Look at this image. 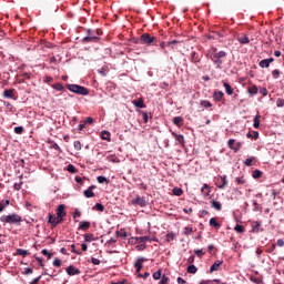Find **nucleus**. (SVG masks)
Wrapping results in <instances>:
<instances>
[{
  "mask_svg": "<svg viewBox=\"0 0 284 284\" xmlns=\"http://www.w3.org/2000/svg\"><path fill=\"white\" fill-rule=\"evenodd\" d=\"M14 97V89H8L3 91L4 99H12Z\"/></svg>",
  "mask_w": 284,
  "mask_h": 284,
  "instance_id": "obj_20",
  "label": "nucleus"
},
{
  "mask_svg": "<svg viewBox=\"0 0 284 284\" xmlns=\"http://www.w3.org/2000/svg\"><path fill=\"white\" fill-rule=\"evenodd\" d=\"M67 171H69L70 174H77V166H74L73 164H69L67 166Z\"/></svg>",
  "mask_w": 284,
  "mask_h": 284,
  "instance_id": "obj_44",
  "label": "nucleus"
},
{
  "mask_svg": "<svg viewBox=\"0 0 284 284\" xmlns=\"http://www.w3.org/2000/svg\"><path fill=\"white\" fill-rule=\"evenodd\" d=\"M48 143L51 145V148H53V150H57V152H62L61 146H59L57 142L49 140Z\"/></svg>",
  "mask_w": 284,
  "mask_h": 284,
  "instance_id": "obj_34",
  "label": "nucleus"
},
{
  "mask_svg": "<svg viewBox=\"0 0 284 284\" xmlns=\"http://www.w3.org/2000/svg\"><path fill=\"white\" fill-rule=\"evenodd\" d=\"M234 230L237 234H243L245 232V226L241 225V224H236L234 226Z\"/></svg>",
  "mask_w": 284,
  "mask_h": 284,
  "instance_id": "obj_36",
  "label": "nucleus"
},
{
  "mask_svg": "<svg viewBox=\"0 0 284 284\" xmlns=\"http://www.w3.org/2000/svg\"><path fill=\"white\" fill-rule=\"evenodd\" d=\"M73 148H74V150L80 151L81 150V141H74L73 142Z\"/></svg>",
  "mask_w": 284,
  "mask_h": 284,
  "instance_id": "obj_60",
  "label": "nucleus"
},
{
  "mask_svg": "<svg viewBox=\"0 0 284 284\" xmlns=\"http://www.w3.org/2000/svg\"><path fill=\"white\" fill-rule=\"evenodd\" d=\"M211 207H213V210H216V212H221V210H223V204H221V202L216 200H211Z\"/></svg>",
  "mask_w": 284,
  "mask_h": 284,
  "instance_id": "obj_14",
  "label": "nucleus"
},
{
  "mask_svg": "<svg viewBox=\"0 0 284 284\" xmlns=\"http://www.w3.org/2000/svg\"><path fill=\"white\" fill-rule=\"evenodd\" d=\"M148 261L145 257H138L136 262L134 263L135 272L139 274L141 270H143V263Z\"/></svg>",
  "mask_w": 284,
  "mask_h": 284,
  "instance_id": "obj_9",
  "label": "nucleus"
},
{
  "mask_svg": "<svg viewBox=\"0 0 284 284\" xmlns=\"http://www.w3.org/2000/svg\"><path fill=\"white\" fill-rule=\"evenodd\" d=\"M161 277H162L161 270L153 273L154 281H160Z\"/></svg>",
  "mask_w": 284,
  "mask_h": 284,
  "instance_id": "obj_51",
  "label": "nucleus"
},
{
  "mask_svg": "<svg viewBox=\"0 0 284 284\" xmlns=\"http://www.w3.org/2000/svg\"><path fill=\"white\" fill-rule=\"evenodd\" d=\"M272 75L275 79H278L281 77V71L278 69H275L272 71Z\"/></svg>",
  "mask_w": 284,
  "mask_h": 284,
  "instance_id": "obj_56",
  "label": "nucleus"
},
{
  "mask_svg": "<svg viewBox=\"0 0 284 284\" xmlns=\"http://www.w3.org/2000/svg\"><path fill=\"white\" fill-rule=\"evenodd\" d=\"M247 94H250V97H256V94H258V87L256 84L250 85L247 88Z\"/></svg>",
  "mask_w": 284,
  "mask_h": 284,
  "instance_id": "obj_12",
  "label": "nucleus"
},
{
  "mask_svg": "<svg viewBox=\"0 0 284 284\" xmlns=\"http://www.w3.org/2000/svg\"><path fill=\"white\" fill-rule=\"evenodd\" d=\"M160 278H161L160 284H168V283H170V277H168L165 275H162Z\"/></svg>",
  "mask_w": 284,
  "mask_h": 284,
  "instance_id": "obj_50",
  "label": "nucleus"
},
{
  "mask_svg": "<svg viewBox=\"0 0 284 284\" xmlns=\"http://www.w3.org/2000/svg\"><path fill=\"white\" fill-rule=\"evenodd\" d=\"M16 252H17L18 256H23V257H26L30 254V252H28L27 250H23V248H17Z\"/></svg>",
  "mask_w": 284,
  "mask_h": 284,
  "instance_id": "obj_35",
  "label": "nucleus"
},
{
  "mask_svg": "<svg viewBox=\"0 0 284 284\" xmlns=\"http://www.w3.org/2000/svg\"><path fill=\"white\" fill-rule=\"evenodd\" d=\"M83 239H84V243H92V241H97V239L94 237V234L92 233L84 234Z\"/></svg>",
  "mask_w": 284,
  "mask_h": 284,
  "instance_id": "obj_27",
  "label": "nucleus"
},
{
  "mask_svg": "<svg viewBox=\"0 0 284 284\" xmlns=\"http://www.w3.org/2000/svg\"><path fill=\"white\" fill-rule=\"evenodd\" d=\"M206 190V194H210V192H212V187H210V185L204 184L201 189V192H205Z\"/></svg>",
  "mask_w": 284,
  "mask_h": 284,
  "instance_id": "obj_53",
  "label": "nucleus"
},
{
  "mask_svg": "<svg viewBox=\"0 0 284 284\" xmlns=\"http://www.w3.org/2000/svg\"><path fill=\"white\" fill-rule=\"evenodd\" d=\"M209 225L211 227H215L216 230H221V225L219 224V222H216V217H211L209 221Z\"/></svg>",
  "mask_w": 284,
  "mask_h": 284,
  "instance_id": "obj_21",
  "label": "nucleus"
},
{
  "mask_svg": "<svg viewBox=\"0 0 284 284\" xmlns=\"http://www.w3.org/2000/svg\"><path fill=\"white\" fill-rule=\"evenodd\" d=\"M247 139H255V141L258 139V131L248 132L246 134Z\"/></svg>",
  "mask_w": 284,
  "mask_h": 284,
  "instance_id": "obj_37",
  "label": "nucleus"
},
{
  "mask_svg": "<svg viewBox=\"0 0 284 284\" xmlns=\"http://www.w3.org/2000/svg\"><path fill=\"white\" fill-rule=\"evenodd\" d=\"M97 181H98V183H105L106 185H108V183H110V180L103 175H99L97 178Z\"/></svg>",
  "mask_w": 284,
  "mask_h": 284,
  "instance_id": "obj_38",
  "label": "nucleus"
},
{
  "mask_svg": "<svg viewBox=\"0 0 284 284\" xmlns=\"http://www.w3.org/2000/svg\"><path fill=\"white\" fill-rule=\"evenodd\" d=\"M116 236H121L122 239H128V232H125V229H121L120 231L115 232Z\"/></svg>",
  "mask_w": 284,
  "mask_h": 284,
  "instance_id": "obj_41",
  "label": "nucleus"
},
{
  "mask_svg": "<svg viewBox=\"0 0 284 284\" xmlns=\"http://www.w3.org/2000/svg\"><path fill=\"white\" fill-rule=\"evenodd\" d=\"M270 63H274V58L261 60L258 65L260 68H270Z\"/></svg>",
  "mask_w": 284,
  "mask_h": 284,
  "instance_id": "obj_13",
  "label": "nucleus"
},
{
  "mask_svg": "<svg viewBox=\"0 0 284 284\" xmlns=\"http://www.w3.org/2000/svg\"><path fill=\"white\" fill-rule=\"evenodd\" d=\"M221 182L222 183L217 185L219 190H225V187H227V175H222Z\"/></svg>",
  "mask_w": 284,
  "mask_h": 284,
  "instance_id": "obj_19",
  "label": "nucleus"
},
{
  "mask_svg": "<svg viewBox=\"0 0 284 284\" xmlns=\"http://www.w3.org/2000/svg\"><path fill=\"white\" fill-rule=\"evenodd\" d=\"M95 187L97 186L91 185L87 190H84L83 195L85 196V199H94V196H95L94 189Z\"/></svg>",
  "mask_w": 284,
  "mask_h": 284,
  "instance_id": "obj_10",
  "label": "nucleus"
},
{
  "mask_svg": "<svg viewBox=\"0 0 284 284\" xmlns=\"http://www.w3.org/2000/svg\"><path fill=\"white\" fill-rule=\"evenodd\" d=\"M132 205H140V207H145L148 205V201H145V197L136 196L132 200Z\"/></svg>",
  "mask_w": 284,
  "mask_h": 284,
  "instance_id": "obj_8",
  "label": "nucleus"
},
{
  "mask_svg": "<svg viewBox=\"0 0 284 284\" xmlns=\"http://www.w3.org/2000/svg\"><path fill=\"white\" fill-rule=\"evenodd\" d=\"M252 231L256 234H258V232H261V222H254L252 224Z\"/></svg>",
  "mask_w": 284,
  "mask_h": 284,
  "instance_id": "obj_32",
  "label": "nucleus"
},
{
  "mask_svg": "<svg viewBox=\"0 0 284 284\" xmlns=\"http://www.w3.org/2000/svg\"><path fill=\"white\" fill-rule=\"evenodd\" d=\"M194 254H196V256H199L201 258V256H203L205 254V252H203V248H197L194 251Z\"/></svg>",
  "mask_w": 284,
  "mask_h": 284,
  "instance_id": "obj_59",
  "label": "nucleus"
},
{
  "mask_svg": "<svg viewBox=\"0 0 284 284\" xmlns=\"http://www.w3.org/2000/svg\"><path fill=\"white\" fill-rule=\"evenodd\" d=\"M191 63H201V57H199L196 51H192L191 53Z\"/></svg>",
  "mask_w": 284,
  "mask_h": 284,
  "instance_id": "obj_18",
  "label": "nucleus"
},
{
  "mask_svg": "<svg viewBox=\"0 0 284 284\" xmlns=\"http://www.w3.org/2000/svg\"><path fill=\"white\" fill-rule=\"evenodd\" d=\"M34 272V268H32V267H27V268H24V271L22 272V274L24 275V276H28V274H32Z\"/></svg>",
  "mask_w": 284,
  "mask_h": 284,
  "instance_id": "obj_52",
  "label": "nucleus"
},
{
  "mask_svg": "<svg viewBox=\"0 0 284 284\" xmlns=\"http://www.w3.org/2000/svg\"><path fill=\"white\" fill-rule=\"evenodd\" d=\"M63 219L64 217H60L59 215L54 216L52 214H49L48 223H50L52 225V227H57V225H59V223H63Z\"/></svg>",
  "mask_w": 284,
  "mask_h": 284,
  "instance_id": "obj_6",
  "label": "nucleus"
},
{
  "mask_svg": "<svg viewBox=\"0 0 284 284\" xmlns=\"http://www.w3.org/2000/svg\"><path fill=\"white\" fill-rule=\"evenodd\" d=\"M138 241H140V243H148V241H151L150 236H141L138 237Z\"/></svg>",
  "mask_w": 284,
  "mask_h": 284,
  "instance_id": "obj_57",
  "label": "nucleus"
},
{
  "mask_svg": "<svg viewBox=\"0 0 284 284\" xmlns=\"http://www.w3.org/2000/svg\"><path fill=\"white\" fill-rule=\"evenodd\" d=\"M251 281H252V283H255V284L263 283V280H261V277H256V276H251Z\"/></svg>",
  "mask_w": 284,
  "mask_h": 284,
  "instance_id": "obj_48",
  "label": "nucleus"
},
{
  "mask_svg": "<svg viewBox=\"0 0 284 284\" xmlns=\"http://www.w3.org/2000/svg\"><path fill=\"white\" fill-rule=\"evenodd\" d=\"M39 281H41V275L38 277L33 278L29 284H39Z\"/></svg>",
  "mask_w": 284,
  "mask_h": 284,
  "instance_id": "obj_64",
  "label": "nucleus"
},
{
  "mask_svg": "<svg viewBox=\"0 0 284 284\" xmlns=\"http://www.w3.org/2000/svg\"><path fill=\"white\" fill-rule=\"evenodd\" d=\"M223 85H224L225 92H226L229 95L234 94V89H232V85H230V83L224 82Z\"/></svg>",
  "mask_w": 284,
  "mask_h": 284,
  "instance_id": "obj_31",
  "label": "nucleus"
},
{
  "mask_svg": "<svg viewBox=\"0 0 284 284\" xmlns=\"http://www.w3.org/2000/svg\"><path fill=\"white\" fill-rule=\"evenodd\" d=\"M173 194H174V196H181V194H183V189L174 187L173 189Z\"/></svg>",
  "mask_w": 284,
  "mask_h": 284,
  "instance_id": "obj_45",
  "label": "nucleus"
},
{
  "mask_svg": "<svg viewBox=\"0 0 284 284\" xmlns=\"http://www.w3.org/2000/svg\"><path fill=\"white\" fill-rule=\"evenodd\" d=\"M252 176L253 179H261V176H263V172H261V170H254L252 172Z\"/></svg>",
  "mask_w": 284,
  "mask_h": 284,
  "instance_id": "obj_43",
  "label": "nucleus"
},
{
  "mask_svg": "<svg viewBox=\"0 0 284 284\" xmlns=\"http://www.w3.org/2000/svg\"><path fill=\"white\" fill-rule=\"evenodd\" d=\"M155 40L156 38L151 37L150 33H143L140 37V43H142L143 45H152V43H154Z\"/></svg>",
  "mask_w": 284,
  "mask_h": 284,
  "instance_id": "obj_5",
  "label": "nucleus"
},
{
  "mask_svg": "<svg viewBox=\"0 0 284 284\" xmlns=\"http://www.w3.org/2000/svg\"><path fill=\"white\" fill-rule=\"evenodd\" d=\"M142 119L144 123H148V121H150V115L148 114V112L142 113Z\"/></svg>",
  "mask_w": 284,
  "mask_h": 284,
  "instance_id": "obj_62",
  "label": "nucleus"
},
{
  "mask_svg": "<svg viewBox=\"0 0 284 284\" xmlns=\"http://www.w3.org/2000/svg\"><path fill=\"white\" fill-rule=\"evenodd\" d=\"M101 139L102 141H111L110 131L108 130L101 131Z\"/></svg>",
  "mask_w": 284,
  "mask_h": 284,
  "instance_id": "obj_28",
  "label": "nucleus"
},
{
  "mask_svg": "<svg viewBox=\"0 0 284 284\" xmlns=\"http://www.w3.org/2000/svg\"><path fill=\"white\" fill-rule=\"evenodd\" d=\"M53 266L54 267H61V260L59 257H55L53 261Z\"/></svg>",
  "mask_w": 284,
  "mask_h": 284,
  "instance_id": "obj_61",
  "label": "nucleus"
},
{
  "mask_svg": "<svg viewBox=\"0 0 284 284\" xmlns=\"http://www.w3.org/2000/svg\"><path fill=\"white\" fill-rule=\"evenodd\" d=\"M174 239H176V234H174V232H170L166 234V242L168 243H172V241H174Z\"/></svg>",
  "mask_w": 284,
  "mask_h": 284,
  "instance_id": "obj_39",
  "label": "nucleus"
},
{
  "mask_svg": "<svg viewBox=\"0 0 284 284\" xmlns=\"http://www.w3.org/2000/svg\"><path fill=\"white\" fill-rule=\"evenodd\" d=\"M13 131L16 134H23V126H16Z\"/></svg>",
  "mask_w": 284,
  "mask_h": 284,
  "instance_id": "obj_58",
  "label": "nucleus"
},
{
  "mask_svg": "<svg viewBox=\"0 0 284 284\" xmlns=\"http://www.w3.org/2000/svg\"><path fill=\"white\" fill-rule=\"evenodd\" d=\"M53 90H57L58 92H63V84L61 83L53 84Z\"/></svg>",
  "mask_w": 284,
  "mask_h": 284,
  "instance_id": "obj_47",
  "label": "nucleus"
},
{
  "mask_svg": "<svg viewBox=\"0 0 284 284\" xmlns=\"http://www.w3.org/2000/svg\"><path fill=\"white\" fill-rule=\"evenodd\" d=\"M173 125H181L183 123V118L181 116H174L172 120Z\"/></svg>",
  "mask_w": 284,
  "mask_h": 284,
  "instance_id": "obj_40",
  "label": "nucleus"
},
{
  "mask_svg": "<svg viewBox=\"0 0 284 284\" xmlns=\"http://www.w3.org/2000/svg\"><path fill=\"white\" fill-rule=\"evenodd\" d=\"M200 104L203 106V108H212V102L207 101V100H202L200 102Z\"/></svg>",
  "mask_w": 284,
  "mask_h": 284,
  "instance_id": "obj_46",
  "label": "nucleus"
},
{
  "mask_svg": "<svg viewBox=\"0 0 284 284\" xmlns=\"http://www.w3.org/2000/svg\"><path fill=\"white\" fill-rule=\"evenodd\" d=\"M221 265H223V261L221 260L215 261L210 267V273L212 274V272H219V267H221Z\"/></svg>",
  "mask_w": 284,
  "mask_h": 284,
  "instance_id": "obj_15",
  "label": "nucleus"
},
{
  "mask_svg": "<svg viewBox=\"0 0 284 284\" xmlns=\"http://www.w3.org/2000/svg\"><path fill=\"white\" fill-rule=\"evenodd\" d=\"M77 246L74 244L71 245V252L72 254H77V256H81V251L75 248Z\"/></svg>",
  "mask_w": 284,
  "mask_h": 284,
  "instance_id": "obj_49",
  "label": "nucleus"
},
{
  "mask_svg": "<svg viewBox=\"0 0 284 284\" xmlns=\"http://www.w3.org/2000/svg\"><path fill=\"white\" fill-rule=\"evenodd\" d=\"M93 210H97L98 212H104L105 206H103V204L101 203H95V205L93 206Z\"/></svg>",
  "mask_w": 284,
  "mask_h": 284,
  "instance_id": "obj_42",
  "label": "nucleus"
},
{
  "mask_svg": "<svg viewBox=\"0 0 284 284\" xmlns=\"http://www.w3.org/2000/svg\"><path fill=\"white\" fill-rule=\"evenodd\" d=\"M109 72L110 69L106 65H103L101 69H98V73L101 74V77H108Z\"/></svg>",
  "mask_w": 284,
  "mask_h": 284,
  "instance_id": "obj_25",
  "label": "nucleus"
},
{
  "mask_svg": "<svg viewBox=\"0 0 284 284\" xmlns=\"http://www.w3.org/2000/svg\"><path fill=\"white\" fill-rule=\"evenodd\" d=\"M261 114H257L254 116L253 120V128H255V130H258V128H261Z\"/></svg>",
  "mask_w": 284,
  "mask_h": 284,
  "instance_id": "obj_22",
  "label": "nucleus"
},
{
  "mask_svg": "<svg viewBox=\"0 0 284 284\" xmlns=\"http://www.w3.org/2000/svg\"><path fill=\"white\" fill-rule=\"evenodd\" d=\"M254 161V158H247L245 161H244V165H246L247 168H251L252 165V162Z\"/></svg>",
  "mask_w": 284,
  "mask_h": 284,
  "instance_id": "obj_54",
  "label": "nucleus"
},
{
  "mask_svg": "<svg viewBox=\"0 0 284 284\" xmlns=\"http://www.w3.org/2000/svg\"><path fill=\"white\" fill-rule=\"evenodd\" d=\"M183 234L190 236L191 234H194V229H192V226H186L183 229Z\"/></svg>",
  "mask_w": 284,
  "mask_h": 284,
  "instance_id": "obj_33",
  "label": "nucleus"
},
{
  "mask_svg": "<svg viewBox=\"0 0 284 284\" xmlns=\"http://www.w3.org/2000/svg\"><path fill=\"white\" fill-rule=\"evenodd\" d=\"M133 105L135 106V108H141V109H143V108H145V103L143 102V99H138V100H134L133 101Z\"/></svg>",
  "mask_w": 284,
  "mask_h": 284,
  "instance_id": "obj_30",
  "label": "nucleus"
},
{
  "mask_svg": "<svg viewBox=\"0 0 284 284\" xmlns=\"http://www.w3.org/2000/svg\"><path fill=\"white\" fill-rule=\"evenodd\" d=\"M65 272L69 276H79V274H81V270L74 267V265H69Z\"/></svg>",
  "mask_w": 284,
  "mask_h": 284,
  "instance_id": "obj_7",
  "label": "nucleus"
},
{
  "mask_svg": "<svg viewBox=\"0 0 284 284\" xmlns=\"http://www.w3.org/2000/svg\"><path fill=\"white\" fill-rule=\"evenodd\" d=\"M55 214L57 216H60V217H64L67 216V212H65V204H60L58 205L57 210H55Z\"/></svg>",
  "mask_w": 284,
  "mask_h": 284,
  "instance_id": "obj_11",
  "label": "nucleus"
},
{
  "mask_svg": "<svg viewBox=\"0 0 284 284\" xmlns=\"http://www.w3.org/2000/svg\"><path fill=\"white\" fill-rule=\"evenodd\" d=\"M237 41L242 45H247V43H250V38L246 34H244L243 37L237 38Z\"/></svg>",
  "mask_w": 284,
  "mask_h": 284,
  "instance_id": "obj_24",
  "label": "nucleus"
},
{
  "mask_svg": "<svg viewBox=\"0 0 284 284\" xmlns=\"http://www.w3.org/2000/svg\"><path fill=\"white\" fill-rule=\"evenodd\" d=\"M186 272L187 274H196L199 272V268L196 267V265L191 264L187 266Z\"/></svg>",
  "mask_w": 284,
  "mask_h": 284,
  "instance_id": "obj_29",
  "label": "nucleus"
},
{
  "mask_svg": "<svg viewBox=\"0 0 284 284\" xmlns=\"http://www.w3.org/2000/svg\"><path fill=\"white\" fill-rule=\"evenodd\" d=\"M99 30L89 29L87 36L82 39V43H99L101 40Z\"/></svg>",
  "mask_w": 284,
  "mask_h": 284,
  "instance_id": "obj_3",
  "label": "nucleus"
},
{
  "mask_svg": "<svg viewBox=\"0 0 284 284\" xmlns=\"http://www.w3.org/2000/svg\"><path fill=\"white\" fill-rule=\"evenodd\" d=\"M67 89L73 94H79L80 97H88L90 94V90L85 87H81L79 84H67Z\"/></svg>",
  "mask_w": 284,
  "mask_h": 284,
  "instance_id": "obj_4",
  "label": "nucleus"
},
{
  "mask_svg": "<svg viewBox=\"0 0 284 284\" xmlns=\"http://www.w3.org/2000/svg\"><path fill=\"white\" fill-rule=\"evenodd\" d=\"M206 57L212 61V63H214L217 70H221V65H223V59L227 57V52L219 51L216 48H212L207 51Z\"/></svg>",
  "mask_w": 284,
  "mask_h": 284,
  "instance_id": "obj_1",
  "label": "nucleus"
},
{
  "mask_svg": "<svg viewBox=\"0 0 284 284\" xmlns=\"http://www.w3.org/2000/svg\"><path fill=\"white\" fill-rule=\"evenodd\" d=\"M213 99H214V101H216V102L222 101V100H223V91H215V92L213 93Z\"/></svg>",
  "mask_w": 284,
  "mask_h": 284,
  "instance_id": "obj_26",
  "label": "nucleus"
},
{
  "mask_svg": "<svg viewBox=\"0 0 284 284\" xmlns=\"http://www.w3.org/2000/svg\"><path fill=\"white\" fill-rule=\"evenodd\" d=\"M172 134L179 145H183L185 143V138L183 136V134H176L175 132H173Z\"/></svg>",
  "mask_w": 284,
  "mask_h": 284,
  "instance_id": "obj_16",
  "label": "nucleus"
},
{
  "mask_svg": "<svg viewBox=\"0 0 284 284\" xmlns=\"http://www.w3.org/2000/svg\"><path fill=\"white\" fill-rule=\"evenodd\" d=\"M260 94H262V97H267V89L266 88H261L260 89Z\"/></svg>",
  "mask_w": 284,
  "mask_h": 284,
  "instance_id": "obj_63",
  "label": "nucleus"
},
{
  "mask_svg": "<svg viewBox=\"0 0 284 284\" xmlns=\"http://www.w3.org/2000/svg\"><path fill=\"white\" fill-rule=\"evenodd\" d=\"M1 223H9L10 225H17L23 222V217H21L17 213H11L9 215H2L0 217Z\"/></svg>",
  "mask_w": 284,
  "mask_h": 284,
  "instance_id": "obj_2",
  "label": "nucleus"
},
{
  "mask_svg": "<svg viewBox=\"0 0 284 284\" xmlns=\"http://www.w3.org/2000/svg\"><path fill=\"white\" fill-rule=\"evenodd\" d=\"M276 105H277V108H284V99L283 98H278L276 100Z\"/></svg>",
  "mask_w": 284,
  "mask_h": 284,
  "instance_id": "obj_55",
  "label": "nucleus"
},
{
  "mask_svg": "<svg viewBox=\"0 0 284 284\" xmlns=\"http://www.w3.org/2000/svg\"><path fill=\"white\" fill-rule=\"evenodd\" d=\"M234 143H236V140L230 139L227 141V146L230 148V150H233V152H235L236 154V152H239V148L234 146Z\"/></svg>",
  "mask_w": 284,
  "mask_h": 284,
  "instance_id": "obj_23",
  "label": "nucleus"
},
{
  "mask_svg": "<svg viewBox=\"0 0 284 284\" xmlns=\"http://www.w3.org/2000/svg\"><path fill=\"white\" fill-rule=\"evenodd\" d=\"M90 227H91L90 222H88V221H81V222L79 223L78 230L87 231V230H90Z\"/></svg>",
  "mask_w": 284,
  "mask_h": 284,
  "instance_id": "obj_17",
  "label": "nucleus"
}]
</instances>
